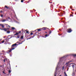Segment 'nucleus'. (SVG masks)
I'll use <instances>...</instances> for the list:
<instances>
[{"label":"nucleus","mask_w":76,"mask_h":76,"mask_svg":"<svg viewBox=\"0 0 76 76\" xmlns=\"http://www.w3.org/2000/svg\"><path fill=\"white\" fill-rule=\"evenodd\" d=\"M66 56H64L60 58L59 61L58 62V64L57 65V66L56 68V70L54 74L55 76H56L57 70H60V68L61 67V66H62V65L63 64H64V63H63V60L65 58H66Z\"/></svg>","instance_id":"1"},{"label":"nucleus","mask_w":76,"mask_h":76,"mask_svg":"<svg viewBox=\"0 0 76 76\" xmlns=\"http://www.w3.org/2000/svg\"><path fill=\"white\" fill-rule=\"evenodd\" d=\"M70 62H72V61H69L68 62L66 63L65 65H66V66H69V65H70Z\"/></svg>","instance_id":"2"},{"label":"nucleus","mask_w":76,"mask_h":76,"mask_svg":"<svg viewBox=\"0 0 76 76\" xmlns=\"http://www.w3.org/2000/svg\"><path fill=\"white\" fill-rule=\"evenodd\" d=\"M4 40H6V41L5 42V44H8V42L9 41V39H6Z\"/></svg>","instance_id":"3"},{"label":"nucleus","mask_w":76,"mask_h":76,"mask_svg":"<svg viewBox=\"0 0 76 76\" xmlns=\"http://www.w3.org/2000/svg\"><path fill=\"white\" fill-rule=\"evenodd\" d=\"M72 30L70 28H69L68 29L67 32L69 33H70L72 31Z\"/></svg>","instance_id":"4"},{"label":"nucleus","mask_w":76,"mask_h":76,"mask_svg":"<svg viewBox=\"0 0 76 76\" xmlns=\"http://www.w3.org/2000/svg\"><path fill=\"white\" fill-rule=\"evenodd\" d=\"M9 29V28H4L3 29L4 31H7V30Z\"/></svg>","instance_id":"5"},{"label":"nucleus","mask_w":76,"mask_h":76,"mask_svg":"<svg viewBox=\"0 0 76 76\" xmlns=\"http://www.w3.org/2000/svg\"><path fill=\"white\" fill-rule=\"evenodd\" d=\"M24 41H25V40L23 41L21 43H20V42H21V40H20L18 42L19 44H22V42H23Z\"/></svg>","instance_id":"6"},{"label":"nucleus","mask_w":76,"mask_h":76,"mask_svg":"<svg viewBox=\"0 0 76 76\" xmlns=\"http://www.w3.org/2000/svg\"><path fill=\"white\" fill-rule=\"evenodd\" d=\"M16 45H17V44H14L12 45V47H14L15 46H16Z\"/></svg>","instance_id":"7"},{"label":"nucleus","mask_w":76,"mask_h":76,"mask_svg":"<svg viewBox=\"0 0 76 76\" xmlns=\"http://www.w3.org/2000/svg\"><path fill=\"white\" fill-rule=\"evenodd\" d=\"M46 28L43 27L42 28V29L43 30H45V29H46Z\"/></svg>","instance_id":"8"},{"label":"nucleus","mask_w":76,"mask_h":76,"mask_svg":"<svg viewBox=\"0 0 76 76\" xmlns=\"http://www.w3.org/2000/svg\"><path fill=\"white\" fill-rule=\"evenodd\" d=\"M41 29H42V28H39V29H37V30H38V31H41Z\"/></svg>","instance_id":"9"},{"label":"nucleus","mask_w":76,"mask_h":76,"mask_svg":"<svg viewBox=\"0 0 76 76\" xmlns=\"http://www.w3.org/2000/svg\"><path fill=\"white\" fill-rule=\"evenodd\" d=\"M6 21V20L4 19L1 21V22H5Z\"/></svg>","instance_id":"10"},{"label":"nucleus","mask_w":76,"mask_h":76,"mask_svg":"<svg viewBox=\"0 0 76 76\" xmlns=\"http://www.w3.org/2000/svg\"><path fill=\"white\" fill-rule=\"evenodd\" d=\"M64 73L65 76H67V74H66V72H64Z\"/></svg>","instance_id":"11"},{"label":"nucleus","mask_w":76,"mask_h":76,"mask_svg":"<svg viewBox=\"0 0 76 76\" xmlns=\"http://www.w3.org/2000/svg\"><path fill=\"white\" fill-rule=\"evenodd\" d=\"M12 51V49H11L9 50L8 51V52L9 53H10V52H11Z\"/></svg>","instance_id":"12"},{"label":"nucleus","mask_w":76,"mask_h":76,"mask_svg":"<svg viewBox=\"0 0 76 76\" xmlns=\"http://www.w3.org/2000/svg\"><path fill=\"white\" fill-rule=\"evenodd\" d=\"M72 56L74 57H76V54H72Z\"/></svg>","instance_id":"13"},{"label":"nucleus","mask_w":76,"mask_h":76,"mask_svg":"<svg viewBox=\"0 0 76 76\" xmlns=\"http://www.w3.org/2000/svg\"><path fill=\"white\" fill-rule=\"evenodd\" d=\"M11 49L12 50H15V48H12Z\"/></svg>","instance_id":"14"},{"label":"nucleus","mask_w":76,"mask_h":76,"mask_svg":"<svg viewBox=\"0 0 76 76\" xmlns=\"http://www.w3.org/2000/svg\"><path fill=\"white\" fill-rule=\"evenodd\" d=\"M1 26H2V28H4V26L3 25V24H2V25Z\"/></svg>","instance_id":"15"},{"label":"nucleus","mask_w":76,"mask_h":76,"mask_svg":"<svg viewBox=\"0 0 76 76\" xmlns=\"http://www.w3.org/2000/svg\"><path fill=\"white\" fill-rule=\"evenodd\" d=\"M1 26H2V28H4V26L3 25V24H2V25Z\"/></svg>","instance_id":"16"},{"label":"nucleus","mask_w":76,"mask_h":76,"mask_svg":"<svg viewBox=\"0 0 76 76\" xmlns=\"http://www.w3.org/2000/svg\"><path fill=\"white\" fill-rule=\"evenodd\" d=\"M21 39H23V36H22L21 37H20Z\"/></svg>","instance_id":"17"},{"label":"nucleus","mask_w":76,"mask_h":76,"mask_svg":"<svg viewBox=\"0 0 76 76\" xmlns=\"http://www.w3.org/2000/svg\"><path fill=\"white\" fill-rule=\"evenodd\" d=\"M12 30H15V28L14 27H12Z\"/></svg>","instance_id":"18"},{"label":"nucleus","mask_w":76,"mask_h":76,"mask_svg":"<svg viewBox=\"0 0 76 76\" xmlns=\"http://www.w3.org/2000/svg\"><path fill=\"white\" fill-rule=\"evenodd\" d=\"M45 36L46 37H47L49 36V34L48 35L46 34Z\"/></svg>","instance_id":"19"},{"label":"nucleus","mask_w":76,"mask_h":76,"mask_svg":"<svg viewBox=\"0 0 76 76\" xmlns=\"http://www.w3.org/2000/svg\"><path fill=\"white\" fill-rule=\"evenodd\" d=\"M5 7H6V8H7V9H9V7H7L6 6H5Z\"/></svg>","instance_id":"20"},{"label":"nucleus","mask_w":76,"mask_h":76,"mask_svg":"<svg viewBox=\"0 0 76 76\" xmlns=\"http://www.w3.org/2000/svg\"><path fill=\"white\" fill-rule=\"evenodd\" d=\"M18 34L19 33H16V34H15V35H18Z\"/></svg>","instance_id":"21"},{"label":"nucleus","mask_w":76,"mask_h":76,"mask_svg":"<svg viewBox=\"0 0 76 76\" xmlns=\"http://www.w3.org/2000/svg\"><path fill=\"white\" fill-rule=\"evenodd\" d=\"M10 31H7V34H9L10 33Z\"/></svg>","instance_id":"22"},{"label":"nucleus","mask_w":76,"mask_h":76,"mask_svg":"<svg viewBox=\"0 0 76 76\" xmlns=\"http://www.w3.org/2000/svg\"><path fill=\"white\" fill-rule=\"evenodd\" d=\"M72 66L73 68H74V67H75V65H72Z\"/></svg>","instance_id":"23"},{"label":"nucleus","mask_w":76,"mask_h":76,"mask_svg":"<svg viewBox=\"0 0 76 76\" xmlns=\"http://www.w3.org/2000/svg\"><path fill=\"white\" fill-rule=\"evenodd\" d=\"M49 32L50 34H49V35H50V34H51V31H49Z\"/></svg>","instance_id":"24"},{"label":"nucleus","mask_w":76,"mask_h":76,"mask_svg":"<svg viewBox=\"0 0 76 76\" xmlns=\"http://www.w3.org/2000/svg\"><path fill=\"white\" fill-rule=\"evenodd\" d=\"M64 66L62 67V70H64Z\"/></svg>","instance_id":"25"},{"label":"nucleus","mask_w":76,"mask_h":76,"mask_svg":"<svg viewBox=\"0 0 76 76\" xmlns=\"http://www.w3.org/2000/svg\"><path fill=\"white\" fill-rule=\"evenodd\" d=\"M74 75H75V73H74V72H73V74H72V75H73V76H74Z\"/></svg>","instance_id":"26"},{"label":"nucleus","mask_w":76,"mask_h":76,"mask_svg":"<svg viewBox=\"0 0 76 76\" xmlns=\"http://www.w3.org/2000/svg\"><path fill=\"white\" fill-rule=\"evenodd\" d=\"M20 37H19V36H17V38H19Z\"/></svg>","instance_id":"27"},{"label":"nucleus","mask_w":76,"mask_h":76,"mask_svg":"<svg viewBox=\"0 0 76 76\" xmlns=\"http://www.w3.org/2000/svg\"><path fill=\"white\" fill-rule=\"evenodd\" d=\"M4 41L3 40L2 41V43H4Z\"/></svg>","instance_id":"28"},{"label":"nucleus","mask_w":76,"mask_h":76,"mask_svg":"<svg viewBox=\"0 0 76 76\" xmlns=\"http://www.w3.org/2000/svg\"><path fill=\"white\" fill-rule=\"evenodd\" d=\"M11 72V71L10 70H9V72L10 73Z\"/></svg>","instance_id":"29"},{"label":"nucleus","mask_w":76,"mask_h":76,"mask_svg":"<svg viewBox=\"0 0 76 76\" xmlns=\"http://www.w3.org/2000/svg\"><path fill=\"white\" fill-rule=\"evenodd\" d=\"M6 59H4V60H3L4 62H5V61H6Z\"/></svg>","instance_id":"30"},{"label":"nucleus","mask_w":76,"mask_h":76,"mask_svg":"<svg viewBox=\"0 0 76 76\" xmlns=\"http://www.w3.org/2000/svg\"><path fill=\"white\" fill-rule=\"evenodd\" d=\"M21 3H23V0H21Z\"/></svg>","instance_id":"31"},{"label":"nucleus","mask_w":76,"mask_h":76,"mask_svg":"<svg viewBox=\"0 0 76 76\" xmlns=\"http://www.w3.org/2000/svg\"><path fill=\"white\" fill-rule=\"evenodd\" d=\"M1 16L2 17L3 16V15H1Z\"/></svg>","instance_id":"32"},{"label":"nucleus","mask_w":76,"mask_h":76,"mask_svg":"<svg viewBox=\"0 0 76 76\" xmlns=\"http://www.w3.org/2000/svg\"><path fill=\"white\" fill-rule=\"evenodd\" d=\"M2 24H0V26H1Z\"/></svg>","instance_id":"33"},{"label":"nucleus","mask_w":76,"mask_h":76,"mask_svg":"<svg viewBox=\"0 0 76 76\" xmlns=\"http://www.w3.org/2000/svg\"><path fill=\"white\" fill-rule=\"evenodd\" d=\"M26 33H27V34H28V33H29V31H27L26 32Z\"/></svg>","instance_id":"34"},{"label":"nucleus","mask_w":76,"mask_h":76,"mask_svg":"<svg viewBox=\"0 0 76 76\" xmlns=\"http://www.w3.org/2000/svg\"><path fill=\"white\" fill-rule=\"evenodd\" d=\"M1 55H2V53H0V57L1 56Z\"/></svg>","instance_id":"35"},{"label":"nucleus","mask_w":76,"mask_h":76,"mask_svg":"<svg viewBox=\"0 0 76 76\" xmlns=\"http://www.w3.org/2000/svg\"><path fill=\"white\" fill-rule=\"evenodd\" d=\"M31 35H33V33L32 32H31L30 34Z\"/></svg>","instance_id":"36"},{"label":"nucleus","mask_w":76,"mask_h":76,"mask_svg":"<svg viewBox=\"0 0 76 76\" xmlns=\"http://www.w3.org/2000/svg\"><path fill=\"white\" fill-rule=\"evenodd\" d=\"M6 25H7V26H9V27H10V26H9L8 24H6Z\"/></svg>","instance_id":"37"},{"label":"nucleus","mask_w":76,"mask_h":76,"mask_svg":"<svg viewBox=\"0 0 76 76\" xmlns=\"http://www.w3.org/2000/svg\"><path fill=\"white\" fill-rule=\"evenodd\" d=\"M8 38V39H10V38H12V37H11L9 38V37Z\"/></svg>","instance_id":"38"},{"label":"nucleus","mask_w":76,"mask_h":76,"mask_svg":"<svg viewBox=\"0 0 76 76\" xmlns=\"http://www.w3.org/2000/svg\"><path fill=\"white\" fill-rule=\"evenodd\" d=\"M0 12L1 13V12H2V10H1V11H0Z\"/></svg>","instance_id":"39"},{"label":"nucleus","mask_w":76,"mask_h":76,"mask_svg":"<svg viewBox=\"0 0 76 76\" xmlns=\"http://www.w3.org/2000/svg\"><path fill=\"white\" fill-rule=\"evenodd\" d=\"M69 68H68L67 70V71H68V70H69Z\"/></svg>","instance_id":"40"},{"label":"nucleus","mask_w":76,"mask_h":76,"mask_svg":"<svg viewBox=\"0 0 76 76\" xmlns=\"http://www.w3.org/2000/svg\"><path fill=\"white\" fill-rule=\"evenodd\" d=\"M19 33H21V31H19Z\"/></svg>","instance_id":"41"},{"label":"nucleus","mask_w":76,"mask_h":76,"mask_svg":"<svg viewBox=\"0 0 76 76\" xmlns=\"http://www.w3.org/2000/svg\"><path fill=\"white\" fill-rule=\"evenodd\" d=\"M72 11H73V10H74L73 9H72Z\"/></svg>","instance_id":"42"},{"label":"nucleus","mask_w":76,"mask_h":76,"mask_svg":"<svg viewBox=\"0 0 76 76\" xmlns=\"http://www.w3.org/2000/svg\"><path fill=\"white\" fill-rule=\"evenodd\" d=\"M3 73H4V71H3Z\"/></svg>","instance_id":"43"},{"label":"nucleus","mask_w":76,"mask_h":76,"mask_svg":"<svg viewBox=\"0 0 76 76\" xmlns=\"http://www.w3.org/2000/svg\"><path fill=\"white\" fill-rule=\"evenodd\" d=\"M71 16H73V15H71Z\"/></svg>","instance_id":"44"},{"label":"nucleus","mask_w":76,"mask_h":76,"mask_svg":"<svg viewBox=\"0 0 76 76\" xmlns=\"http://www.w3.org/2000/svg\"><path fill=\"white\" fill-rule=\"evenodd\" d=\"M4 38H6V36H4Z\"/></svg>","instance_id":"45"},{"label":"nucleus","mask_w":76,"mask_h":76,"mask_svg":"<svg viewBox=\"0 0 76 76\" xmlns=\"http://www.w3.org/2000/svg\"><path fill=\"white\" fill-rule=\"evenodd\" d=\"M33 10H35V11H36V10H35V9H34Z\"/></svg>","instance_id":"46"},{"label":"nucleus","mask_w":76,"mask_h":76,"mask_svg":"<svg viewBox=\"0 0 76 76\" xmlns=\"http://www.w3.org/2000/svg\"><path fill=\"white\" fill-rule=\"evenodd\" d=\"M1 30H3V29H2L1 28Z\"/></svg>","instance_id":"47"},{"label":"nucleus","mask_w":76,"mask_h":76,"mask_svg":"<svg viewBox=\"0 0 76 76\" xmlns=\"http://www.w3.org/2000/svg\"><path fill=\"white\" fill-rule=\"evenodd\" d=\"M34 37H35V35H34V36H33V38H34Z\"/></svg>","instance_id":"48"},{"label":"nucleus","mask_w":76,"mask_h":76,"mask_svg":"<svg viewBox=\"0 0 76 76\" xmlns=\"http://www.w3.org/2000/svg\"><path fill=\"white\" fill-rule=\"evenodd\" d=\"M28 31V30L27 29L26 30V31Z\"/></svg>","instance_id":"49"},{"label":"nucleus","mask_w":76,"mask_h":76,"mask_svg":"<svg viewBox=\"0 0 76 76\" xmlns=\"http://www.w3.org/2000/svg\"><path fill=\"white\" fill-rule=\"evenodd\" d=\"M15 35H16V34L14 35V36H15Z\"/></svg>","instance_id":"50"},{"label":"nucleus","mask_w":76,"mask_h":76,"mask_svg":"<svg viewBox=\"0 0 76 76\" xmlns=\"http://www.w3.org/2000/svg\"><path fill=\"white\" fill-rule=\"evenodd\" d=\"M28 39H27V40H28Z\"/></svg>","instance_id":"51"},{"label":"nucleus","mask_w":76,"mask_h":76,"mask_svg":"<svg viewBox=\"0 0 76 76\" xmlns=\"http://www.w3.org/2000/svg\"><path fill=\"white\" fill-rule=\"evenodd\" d=\"M60 35H60H61H61Z\"/></svg>","instance_id":"52"},{"label":"nucleus","mask_w":76,"mask_h":76,"mask_svg":"<svg viewBox=\"0 0 76 76\" xmlns=\"http://www.w3.org/2000/svg\"><path fill=\"white\" fill-rule=\"evenodd\" d=\"M2 39H1L0 40V41H1V40H2Z\"/></svg>","instance_id":"53"},{"label":"nucleus","mask_w":76,"mask_h":76,"mask_svg":"<svg viewBox=\"0 0 76 76\" xmlns=\"http://www.w3.org/2000/svg\"><path fill=\"white\" fill-rule=\"evenodd\" d=\"M31 39V38H29L28 39Z\"/></svg>","instance_id":"54"},{"label":"nucleus","mask_w":76,"mask_h":76,"mask_svg":"<svg viewBox=\"0 0 76 76\" xmlns=\"http://www.w3.org/2000/svg\"><path fill=\"white\" fill-rule=\"evenodd\" d=\"M59 76H61V75H60Z\"/></svg>","instance_id":"55"},{"label":"nucleus","mask_w":76,"mask_h":76,"mask_svg":"<svg viewBox=\"0 0 76 76\" xmlns=\"http://www.w3.org/2000/svg\"><path fill=\"white\" fill-rule=\"evenodd\" d=\"M45 33H47V32H46Z\"/></svg>","instance_id":"56"},{"label":"nucleus","mask_w":76,"mask_h":76,"mask_svg":"<svg viewBox=\"0 0 76 76\" xmlns=\"http://www.w3.org/2000/svg\"><path fill=\"white\" fill-rule=\"evenodd\" d=\"M1 67H2V66H1Z\"/></svg>","instance_id":"57"},{"label":"nucleus","mask_w":76,"mask_h":76,"mask_svg":"<svg viewBox=\"0 0 76 76\" xmlns=\"http://www.w3.org/2000/svg\"><path fill=\"white\" fill-rule=\"evenodd\" d=\"M16 67H17V66H16Z\"/></svg>","instance_id":"58"},{"label":"nucleus","mask_w":76,"mask_h":76,"mask_svg":"<svg viewBox=\"0 0 76 76\" xmlns=\"http://www.w3.org/2000/svg\"><path fill=\"white\" fill-rule=\"evenodd\" d=\"M75 15H76V13H75Z\"/></svg>","instance_id":"59"},{"label":"nucleus","mask_w":76,"mask_h":76,"mask_svg":"<svg viewBox=\"0 0 76 76\" xmlns=\"http://www.w3.org/2000/svg\"><path fill=\"white\" fill-rule=\"evenodd\" d=\"M22 30H23V29H22Z\"/></svg>","instance_id":"60"},{"label":"nucleus","mask_w":76,"mask_h":76,"mask_svg":"<svg viewBox=\"0 0 76 76\" xmlns=\"http://www.w3.org/2000/svg\"><path fill=\"white\" fill-rule=\"evenodd\" d=\"M34 35H35V34Z\"/></svg>","instance_id":"61"}]
</instances>
